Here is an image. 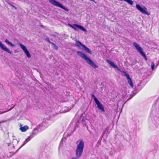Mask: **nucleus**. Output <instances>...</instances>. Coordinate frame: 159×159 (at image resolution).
<instances>
[{
	"label": "nucleus",
	"instance_id": "18",
	"mask_svg": "<svg viewBox=\"0 0 159 159\" xmlns=\"http://www.w3.org/2000/svg\"><path fill=\"white\" fill-rule=\"evenodd\" d=\"M24 52L25 53V54L27 56V57L29 58H30L31 57V55L30 53L28 50H27L25 51Z\"/></svg>",
	"mask_w": 159,
	"mask_h": 159
},
{
	"label": "nucleus",
	"instance_id": "31",
	"mask_svg": "<svg viewBox=\"0 0 159 159\" xmlns=\"http://www.w3.org/2000/svg\"><path fill=\"white\" fill-rule=\"evenodd\" d=\"M15 141L17 142V143H18V142H19V141H17V140H15Z\"/></svg>",
	"mask_w": 159,
	"mask_h": 159
},
{
	"label": "nucleus",
	"instance_id": "2",
	"mask_svg": "<svg viewBox=\"0 0 159 159\" xmlns=\"http://www.w3.org/2000/svg\"><path fill=\"white\" fill-rule=\"evenodd\" d=\"M77 54L78 55L85 60L86 62L92 67L95 69L98 67V66L95 63L88 57L84 53L80 51H78L77 52Z\"/></svg>",
	"mask_w": 159,
	"mask_h": 159
},
{
	"label": "nucleus",
	"instance_id": "27",
	"mask_svg": "<svg viewBox=\"0 0 159 159\" xmlns=\"http://www.w3.org/2000/svg\"><path fill=\"white\" fill-rule=\"evenodd\" d=\"M8 3L9 5H10L12 7L16 9L17 8L16 6H14L13 5L11 4L9 2Z\"/></svg>",
	"mask_w": 159,
	"mask_h": 159
},
{
	"label": "nucleus",
	"instance_id": "6",
	"mask_svg": "<svg viewBox=\"0 0 159 159\" xmlns=\"http://www.w3.org/2000/svg\"><path fill=\"white\" fill-rule=\"evenodd\" d=\"M0 48L4 51L10 54H11L10 50L5 46L0 41Z\"/></svg>",
	"mask_w": 159,
	"mask_h": 159
},
{
	"label": "nucleus",
	"instance_id": "26",
	"mask_svg": "<svg viewBox=\"0 0 159 159\" xmlns=\"http://www.w3.org/2000/svg\"><path fill=\"white\" fill-rule=\"evenodd\" d=\"M45 40L47 41L49 43L51 44V43H52V42H50V40H49V39L48 38H46L45 39Z\"/></svg>",
	"mask_w": 159,
	"mask_h": 159
},
{
	"label": "nucleus",
	"instance_id": "13",
	"mask_svg": "<svg viewBox=\"0 0 159 159\" xmlns=\"http://www.w3.org/2000/svg\"><path fill=\"white\" fill-rule=\"evenodd\" d=\"M82 50H85L86 52L90 54H92L91 51L89 49L86 47L85 45L84 46L83 48H82Z\"/></svg>",
	"mask_w": 159,
	"mask_h": 159
},
{
	"label": "nucleus",
	"instance_id": "10",
	"mask_svg": "<svg viewBox=\"0 0 159 159\" xmlns=\"http://www.w3.org/2000/svg\"><path fill=\"white\" fill-rule=\"evenodd\" d=\"M107 62L113 68L117 69L118 70H119V69L116 65L114 64L113 62L109 60H107Z\"/></svg>",
	"mask_w": 159,
	"mask_h": 159
},
{
	"label": "nucleus",
	"instance_id": "3",
	"mask_svg": "<svg viewBox=\"0 0 159 159\" xmlns=\"http://www.w3.org/2000/svg\"><path fill=\"white\" fill-rule=\"evenodd\" d=\"M49 2L52 4L54 6L60 7L62 9L65 11H69V9L63 6L62 4L59 3L57 1L55 0H48Z\"/></svg>",
	"mask_w": 159,
	"mask_h": 159
},
{
	"label": "nucleus",
	"instance_id": "8",
	"mask_svg": "<svg viewBox=\"0 0 159 159\" xmlns=\"http://www.w3.org/2000/svg\"><path fill=\"white\" fill-rule=\"evenodd\" d=\"M95 103L97 106V107L98 108L101 110L102 111L104 112V109L103 107L102 104L99 102V101H97Z\"/></svg>",
	"mask_w": 159,
	"mask_h": 159
},
{
	"label": "nucleus",
	"instance_id": "29",
	"mask_svg": "<svg viewBox=\"0 0 159 159\" xmlns=\"http://www.w3.org/2000/svg\"><path fill=\"white\" fill-rule=\"evenodd\" d=\"M95 135L97 137H98V133L97 132H95Z\"/></svg>",
	"mask_w": 159,
	"mask_h": 159
},
{
	"label": "nucleus",
	"instance_id": "28",
	"mask_svg": "<svg viewBox=\"0 0 159 159\" xmlns=\"http://www.w3.org/2000/svg\"><path fill=\"white\" fill-rule=\"evenodd\" d=\"M73 29L75 31H78V30L75 27V26H74L73 28Z\"/></svg>",
	"mask_w": 159,
	"mask_h": 159
},
{
	"label": "nucleus",
	"instance_id": "32",
	"mask_svg": "<svg viewBox=\"0 0 159 159\" xmlns=\"http://www.w3.org/2000/svg\"><path fill=\"white\" fill-rule=\"evenodd\" d=\"M11 144V143H8V145L9 146V145Z\"/></svg>",
	"mask_w": 159,
	"mask_h": 159
},
{
	"label": "nucleus",
	"instance_id": "21",
	"mask_svg": "<svg viewBox=\"0 0 159 159\" xmlns=\"http://www.w3.org/2000/svg\"><path fill=\"white\" fill-rule=\"evenodd\" d=\"M51 44L52 45V46H54V48L56 49L57 50L58 48V47L55 44H54V43H51Z\"/></svg>",
	"mask_w": 159,
	"mask_h": 159
},
{
	"label": "nucleus",
	"instance_id": "12",
	"mask_svg": "<svg viewBox=\"0 0 159 159\" xmlns=\"http://www.w3.org/2000/svg\"><path fill=\"white\" fill-rule=\"evenodd\" d=\"M74 25L84 31L85 32L87 31L86 30L83 26L76 24H74Z\"/></svg>",
	"mask_w": 159,
	"mask_h": 159
},
{
	"label": "nucleus",
	"instance_id": "24",
	"mask_svg": "<svg viewBox=\"0 0 159 159\" xmlns=\"http://www.w3.org/2000/svg\"><path fill=\"white\" fill-rule=\"evenodd\" d=\"M17 152H16V151L14 153L13 152H10L9 153L10 154H11V155L10 154V157H11V156H12V155H14V154H15Z\"/></svg>",
	"mask_w": 159,
	"mask_h": 159
},
{
	"label": "nucleus",
	"instance_id": "25",
	"mask_svg": "<svg viewBox=\"0 0 159 159\" xmlns=\"http://www.w3.org/2000/svg\"><path fill=\"white\" fill-rule=\"evenodd\" d=\"M81 122H82V124L85 125V126H86V124L85 123V121H84V119L83 118L82 120H81Z\"/></svg>",
	"mask_w": 159,
	"mask_h": 159
},
{
	"label": "nucleus",
	"instance_id": "20",
	"mask_svg": "<svg viewBox=\"0 0 159 159\" xmlns=\"http://www.w3.org/2000/svg\"><path fill=\"white\" fill-rule=\"evenodd\" d=\"M91 96L93 98L95 102L98 101V99L95 97L94 95L92 94H91Z\"/></svg>",
	"mask_w": 159,
	"mask_h": 159
},
{
	"label": "nucleus",
	"instance_id": "17",
	"mask_svg": "<svg viewBox=\"0 0 159 159\" xmlns=\"http://www.w3.org/2000/svg\"><path fill=\"white\" fill-rule=\"evenodd\" d=\"M19 45L24 52L28 50L26 47L21 43H20Z\"/></svg>",
	"mask_w": 159,
	"mask_h": 159
},
{
	"label": "nucleus",
	"instance_id": "33",
	"mask_svg": "<svg viewBox=\"0 0 159 159\" xmlns=\"http://www.w3.org/2000/svg\"><path fill=\"white\" fill-rule=\"evenodd\" d=\"M26 141H25V140L24 142V143L26 142Z\"/></svg>",
	"mask_w": 159,
	"mask_h": 159
},
{
	"label": "nucleus",
	"instance_id": "9",
	"mask_svg": "<svg viewBox=\"0 0 159 159\" xmlns=\"http://www.w3.org/2000/svg\"><path fill=\"white\" fill-rule=\"evenodd\" d=\"M20 129L22 132H25L29 129V127L27 125H25L22 127V125L20 124Z\"/></svg>",
	"mask_w": 159,
	"mask_h": 159
},
{
	"label": "nucleus",
	"instance_id": "5",
	"mask_svg": "<svg viewBox=\"0 0 159 159\" xmlns=\"http://www.w3.org/2000/svg\"><path fill=\"white\" fill-rule=\"evenodd\" d=\"M136 7L138 10L140 11L142 13L147 15H149L148 12L146 11L147 9L145 7L143 6V7H142L140 6V5L139 4H136Z\"/></svg>",
	"mask_w": 159,
	"mask_h": 159
},
{
	"label": "nucleus",
	"instance_id": "14",
	"mask_svg": "<svg viewBox=\"0 0 159 159\" xmlns=\"http://www.w3.org/2000/svg\"><path fill=\"white\" fill-rule=\"evenodd\" d=\"M32 138L30 137V136H29L28 137V138L25 139V141H26V142L24 143L16 151V152H17L19 149H20L23 146H24L28 142L30 141V139Z\"/></svg>",
	"mask_w": 159,
	"mask_h": 159
},
{
	"label": "nucleus",
	"instance_id": "11",
	"mask_svg": "<svg viewBox=\"0 0 159 159\" xmlns=\"http://www.w3.org/2000/svg\"><path fill=\"white\" fill-rule=\"evenodd\" d=\"M39 128V125L37 127L34 128L33 129L32 133L30 136L32 138L34 136L35 134L37 133V132L35 131L37 130H38V129Z\"/></svg>",
	"mask_w": 159,
	"mask_h": 159
},
{
	"label": "nucleus",
	"instance_id": "19",
	"mask_svg": "<svg viewBox=\"0 0 159 159\" xmlns=\"http://www.w3.org/2000/svg\"><path fill=\"white\" fill-rule=\"evenodd\" d=\"M123 73H124V74L125 75V76H126L127 79H129V78H130L129 75V74L127 73H126L125 71H123Z\"/></svg>",
	"mask_w": 159,
	"mask_h": 159
},
{
	"label": "nucleus",
	"instance_id": "15",
	"mask_svg": "<svg viewBox=\"0 0 159 159\" xmlns=\"http://www.w3.org/2000/svg\"><path fill=\"white\" fill-rule=\"evenodd\" d=\"M5 43L8 44L12 47H14L16 46L15 44L12 43L11 42L8 41L7 39H6L5 40Z\"/></svg>",
	"mask_w": 159,
	"mask_h": 159
},
{
	"label": "nucleus",
	"instance_id": "22",
	"mask_svg": "<svg viewBox=\"0 0 159 159\" xmlns=\"http://www.w3.org/2000/svg\"><path fill=\"white\" fill-rule=\"evenodd\" d=\"M2 110V109H0V114L4 113H6V112H7L9 111L10 110H8L5 111H1Z\"/></svg>",
	"mask_w": 159,
	"mask_h": 159
},
{
	"label": "nucleus",
	"instance_id": "7",
	"mask_svg": "<svg viewBox=\"0 0 159 159\" xmlns=\"http://www.w3.org/2000/svg\"><path fill=\"white\" fill-rule=\"evenodd\" d=\"M75 45L80 48L82 50V48H83L84 46V45H83L79 41L75 40Z\"/></svg>",
	"mask_w": 159,
	"mask_h": 159
},
{
	"label": "nucleus",
	"instance_id": "16",
	"mask_svg": "<svg viewBox=\"0 0 159 159\" xmlns=\"http://www.w3.org/2000/svg\"><path fill=\"white\" fill-rule=\"evenodd\" d=\"M128 83L129 84L130 86L132 88H133L134 85L133 84L131 80V78H129V79H127Z\"/></svg>",
	"mask_w": 159,
	"mask_h": 159
},
{
	"label": "nucleus",
	"instance_id": "1",
	"mask_svg": "<svg viewBox=\"0 0 159 159\" xmlns=\"http://www.w3.org/2000/svg\"><path fill=\"white\" fill-rule=\"evenodd\" d=\"M77 148L75 151V155L76 157H73L71 159H77L80 158L81 156L84 148V143L82 140H80L78 141Z\"/></svg>",
	"mask_w": 159,
	"mask_h": 159
},
{
	"label": "nucleus",
	"instance_id": "34",
	"mask_svg": "<svg viewBox=\"0 0 159 159\" xmlns=\"http://www.w3.org/2000/svg\"><path fill=\"white\" fill-rule=\"evenodd\" d=\"M11 109H12V108H11V109H10V110L9 111H10Z\"/></svg>",
	"mask_w": 159,
	"mask_h": 159
},
{
	"label": "nucleus",
	"instance_id": "23",
	"mask_svg": "<svg viewBox=\"0 0 159 159\" xmlns=\"http://www.w3.org/2000/svg\"><path fill=\"white\" fill-rule=\"evenodd\" d=\"M154 66H155V65H154V62L153 61L152 62V64H151V69L152 70H153L154 69Z\"/></svg>",
	"mask_w": 159,
	"mask_h": 159
},
{
	"label": "nucleus",
	"instance_id": "4",
	"mask_svg": "<svg viewBox=\"0 0 159 159\" xmlns=\"http://www.w3.org/2000/svg\"><path fill=\"white\" fill-rule=\"evenodd\" d=\"M133 45L135 47L136 49L137 50L138 52L143 56V57L145 60L147 61V57L144 53V52L143 51V49L139 46V45L136 43H134Z\"/></svg>",
	"mask_w": 159,
	"mask_h": 159
},
{
	"label": "nucleus",
	"instance_id": "30",
	"mask_svg": "<svg viewBox=\"0 0 159 159\" xmlns=\"http://www.w3.org/2000/svg\"><path fill=\"white\" fill-rule=\"evenodd\" d=\"M69 25L70 27H71L72 28H73V27L74 26H73V25H71V24H69Z\"/></svg>",
	"mask_w": 159,
	"mask_h": 159
}]
</instances>
